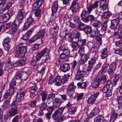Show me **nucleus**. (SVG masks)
<instances>
[{
	"mask_svg": "<svg viewBox=\"0 0 122 122\" xmlns=\"http://www.w3.org/2000/svg\"><path fill=\"white\" fill-rule=\"evenodd\" d=\"M45 102H42L41 104L39 107V109H41L45 111L47 109V107H48V105Z\"/></svg>",
	"mask_w": 122,
	"mask_h": 122,
	"instance_id": "obj_43",
	"label": "nucleus"
},
{
	"mask_svg": "<svg viewBox=\"0 0 122 122\" xmlns=\"http://www.w3.org/2000/svg\"><path fill=\"white\" fill-rule=\"evenodd\" d=\"M49 51V49L46 48L41 51L38 53L35 56L36 60L37 61L40 60L42 57L45 55H47Z\"/></svg>",
	"mask_w": 122,
	"mask_h": 122,
	"instance_id": "obj_6",
	"label": "nucleus"
},
{
	"mask_svg": "<svg viewBox=\"0 0 122 122\" xmlns=\"http://www.w3.org/2000/svg\"><path fill=\"white\" fill-rule=\"evenodd\" d=\"M120 29H118V31H115L113 36L115 39H120L118 41L115 43L116 46L122 48V26H120Z\"/></svg>",
	"mask_w": 122,
	"mask_h": 122,
	"instance_id": "obj_3",
	"label": "nucleus"
},
{
	"mask_svg": "<svg viewBox=\"0 0 122 122\" xmlns=\"http://www.w3.org/2000/svg\"><path fill=\"white\" fill-rule=\"evenodd\" d=\"M117 101L118 103L116 104V107L122 108V95L118 96L117 98Z\"/></svg>",
	"mask_w": 122,
	"mask_h": 122,
	"instance_id": "obj_34",
	"label": "nucleus"
},
{
	"mask_svg": "<svg viewBox=\"0 0 122 122\" xmlns=\"http://www.w3.org/2000/svg\"><path fill=\"white\" fill-rule=\"evenodd\" d=\"M89 53H87L86 54H84L81 56V61L80 63L81 64H84L87 61L89 57Z\"/></svg>",
	"mask_w": 122,
	"mask_h": 122,
	"instance_id": "obj_25",
	"label": "nucleus"
},
{
	"mask_svg": "<svg viewBox=\"0 0 122 122\" xmlns=\"http://www.w3.org/2000/svg\"><path fill=\"white\" fill-rule=\"evenodd\" d=\"M100 46L96 44L94 46L93 45V43L92 42L89 43L88 44V47L90 49L91 52L94 53L98 51V49L99 48Z\"/></svg>",
	"mask_w": 122,
	"mask_h": 122,
	"instance_id": "obj_17",
	"label": "nucleus"
},
{
	"mask_svg": "<svg viewBox=\"0 0 122 122\" xmlns=\"http://www.w3.org/2000/svg\"><path fill=\"white\" fill-rule=\"evenodd\" d=\"M93 30V29H92L91 26L87 25L85 26L83 31L87 34H90V37L94 38L95 37V35H97V34L94 33Z\"/></svg>",
	"mask_w": 122,
	"mask_h": 122,
	"instance_id": "obj_11",
	"label": "nucleus"
},
{
	"mask_svg": "<svg viewBox=\"0 0 122 122\" xmlns=\"http://www.w3.org/2000/svg\"><path fill=\"white\" fill-rule=\"evenodd\" d=\"M77 26L78 29L80 31L83 30L86 25L84 23H82L81 21L79 22Z\"/></svg>",
	"mask_w": 122,
	"mask_h": 122,
	"instance_id": "obj_40",
	"label": "nucleus"
},
{
	"mask_svg": "<svg viewBox=\"0 0 122 122\" xmlns=\"http://www.w3.org/2000/svg\"><path fill=\"white\" fill-rule=\"evenodd\" d=\"M74 41H77L80 39V34L79 32H77L76 34H73Z\"/></svg>",
	"mask_w": 122,
	"mask_h": 122,
	"instance_id": "obj_51",
	"label": "nucleus"
},
{
	"mask_svg": "<svg viewBox=\"0 0 122 122\" xmlns=\"http://www.w3.org/2000/svg\"><path fill=\"white\" fill-rule=\"evenodd\" d=\"M63 102L61 99L58 98H55L53 101V106L57 108L59 107Z\"/></svg>",
	"mask_w": 122,
	"mask_h": 122,
	"instance_id": "obj_22",
	"label": "nucleus"
},
{
	"mask_svg": "<svg viewBox=\"0 0 122 122\" xmlns=\"http://www.w3.org/2000/svg\"><path fill=\"white\" fill-rule=\"evenodd\" d=\"M112 15V13L111 12L109 11H107L103 12L102 15V16L104 19H107L105 21H106L107 20H108V18H109Z\"/></svg>",
	"mask_w": 122,
	"mask_h": 122,
	"instance_id": "obj_32",
	"label": "nucleus"
},
{
	"mask_svg": "<svg viewBox=\"0 0 122 122\" xmlns=\"http://www.w3.org/2000/svg\"><path fill=\"white\" fill-rule=\"evenodd\" d=\"M100 83L98 81L97 77L94 79L92 82L91 83V86L93 88H97L98 87L100 84Z\"/></svg>",
	"mask_w": 122,
	"mask_h": 122,
	"instance_id": "obj_26",
	"label": "nucleus"
},
{
	"mask_svg": "<svg viewBox=\"0 0 122 122\" xmlns=\"http://www.w3.org/2000/svg\"><path fill=\"white\" fill-rule=\"evenodd\" d=\"M25 95L24 91L17 92L15 97V100L12 101L10 105V109L7 113V117H5L6 120H7L9 117H12L18 113V111L21 107V105L19 100L23 99Z\"/></svg>",
	"mask_w": 122,
	"mask_h": 122,
	"instance_id": "obj_1",
	"label": "nucleus"
},
{
	"mask_svg": "<svg viewBox=\"0 0 122 122\" xmlns=\"http://www.w3.org/2000/svg\"><path fill=\"white\" fill-rule=\"evenodd\" d=\"M3 44L4 48L6 51H8L10 50V45L9 44Z\"/></svg>",
	"mask_w": 122,
	"mask_h": 122,
	"instance_id": "obj_64",
	"label": "nucleus"
},
{
	"mask_svg": "<svg viewBox=\"0 0 122 122\" xmlns=\"http://www.w3.org/2000/svg\"><path fill=\"white\" fill-rule=\"evenodd\" d=\"M96 77L100 83H104L106 82L107 80V78L105 75H103L102 76L99 75H97Z\"/></svg>",
	"mask_w": 122,
	"mask_h": 122,
	"instance_id": "obj_27",
	"label": "nucleus"
},
{
	"mask_svg": "<svg viewBox=\"0 0 122 122\" xmlns=\"http://www.w3.org/2000/svg\"><path fill=\"white\" fill-rule=\"evenodd\" d=\"M107 0H100L99 8L102 11L106 10L108 8V3H107Z\"/></svg>",
	"mask_w": 122,
	"mask_h": 122,
	"instance_id": "obj_16",
	"label": "nucleus"
},
{
	"mask_svg": "<svg viewBox=\"0 0 122 122\" xmlns=\"http://www.w3.org/2000/svg\"><path fill=\"white\" fill-rule=\"evenodd\" d=\"M21 57L22 58L21 59L19 60L21 65V66H23L26 64L28 62V61L25 57L23 56Z\"/></svg>",
	"mask_w": 122,
	"mask_h": 122,
	"instance_id": "obj_35",
	"label": "nucleus"
},
{
	"mask_svg": "<svg viewBox=\"0 0 122 122\" xmlns=\"http://www.w3.org/2000/svg\"><path fill=\"white\" fill-rule=\"evenodd\" d=\"M26 50V47L25 46H19L15 52V56L18 58L23 57L24 56Z\"/></svg>",
	"mask_w": 122,
	"mask_h": 122,
	"instance_id": "obj_5",
	"label": "nucleus"
},
{
	"mask_svg": "<svg viewBox=\"0 0 122 122\" xmlns=\"http://www.w3.org/2000/svg\"><path fill=\"white\" fill-rule=\"evenodd\" d=\"M96 41L97 43H98V45L99 46L101 45L102 43V35L100 34L99 35H95Z\"/></svg>",
	"mask_w": 122,
	"mask_h": 122,
	"instance_id": "obj_29",
	"label": "nucleus"
},
{
	"mask_svg": "<svg viewBox=\"0 0 122 122\" xmlns=\"http://www.w3.org/2000/svg\"><path fill=\"white\" fill-rule=\"evenodd\" d=\"M7 100H5L3 104L2 107L3 108L5 109L8 107V105H11L10 103L11 100L8 99H6Z\"/></svg>",
	"mask_w": 122,
	"mask_h": 122,
	"instance_id": "obj_46",
	"label": "nucleus"
},
{
	"mask_svg": "<svg viewBox=\"0 0 122 122\" xmlns=\"http://www.w3.org/2000/svg\"><path fill=\"white\" fill-rule=\"evenodd\" d=\"M96 60V58H93L88 61V65L86 69L87 71H89L91 70L93 65L95 64Z\"/></svg>",
	"mask_w": 122,
	"mask_h": 122,
	"instance_id": "obj_19",
	"label": "nucleus"
},
{
	"mask_svg": "<svg viewBox=\"0 0 122 122\" xmlns=\"http://www.w3.org/2000/svg\"><path fill=\"white\" fill-rule=\"evenodd\" d=\"M40 38H41L37 33L29 40V42L30 43H32Z\"/></svg>",
	"mask_w": 122,
	"mask_h": 122,
	"instance_id": "obj_39",
	"label": "nucleus"
},
{
	"mask_svg": "<svg viewBox=\"0 0 122 122\" xmlns=\"http://www.w3.org/2000/svg\"><path fill=\"white\" fill-rule=\"evenodd\" d=\"M114 77L113 79V81L112 83V86H115L120 78L119 75L118 74L114 75Z\"/></svg>",
	"mask_w": 122,
	"mask_h": 122,
	"instance_id": "obj_30",
	"label": "nucleus"
},
{
	"mask_svg": "<svg viewBox=\"0 0 122 122\" xmlns=\"http://www.w3.org/2000/svg\"><path fill=\"white\" fill-rule=\"evenodd\" d=\"M53 27L52 29L55 33H57L59 31V27L57 24L55 23H53Z\"/></svg>",
	"mask_w": 122,
	"mask_h": 122,
	"instance_id": "obj_61",
	"label": "nucleus"
},
{
	"mask_svg": "<svg viewBox=\"0 0 122 122\" xmlns=\"http://www.w3.org/2000/svg\"><path fill=\"white\" fill-rule=\"evenodd\" d=\"M7 0H0V13H2L9 9L12 6V3L10 2H7Z\"/></svg>",
	"mask_w": 122,
	"mask_h": 122,
	"instance_id": "obj_4",
	"label": "nucleus"
},
{
	"mask_svg": "<svg viewBox=\"0 0 122 122\" xmlns=\"http://www.w3.org/2000/svg\"><path fill=\"white\" fill-rule=\"evenodd\" d=\"M71 42V43L70 44V46L73 49L75 50L76 49L77 47L79 48L78 46V44L77 41H73Z\"/></svg>",
	"mask_w": 122,
	"mask_h": 122,
	"instance_id": "obj_48",
	"label": "nucleus"
},
{
	"mask_svg": "<svg viewBox=\"0 0 122 122\" xmlns=\"http://www.w3.org/2000/svg\"><path fill=\"white\" fill-rule=\"evenodd\" d=\"M26 14L24 9H21L19 11L17 16V19L18 20V25L21 23L22 20L25 16Z\"/></svg>",
	"mask_w": 122,
	"mask_h": 122,
	"instance_id": "obj_13",
	"label": "nucleus"
},
{
	"mask_svg": "<svg viewBox=\"0 0 122 122\" xmlns=\"http://www.w3.org/2000/svg\"><path fill=\"white\" fill-rule=\"evenodd\" d=\"M46 66H43L41 70L37 74L36 79L38 81H40L42 79V77L43 74L45 73Z\"/></svg>",
	"mask_w": 122,
	"mask_h": 122,
	"instance_id": "obj_20",
	"label": "nucleus"
},
{
	"mask_svg": "<svg viewBox=\"0 0 122 122\" xmlns=\"http://www.w3.org/2000/svg\"><path fill=\"white\" fill-rule=\"evenodd\" d=\"M56 78V76L55 75H51L49 77L48 84L51 85L52 83H55Z\"/></svg>",
	"mask_w": 122,
	"mask_h": 122,
	"instance_id": "obj_38",
	"label": "nucleus"
},
{
	"mask_svg": "<svg viewBox=\"0 0 122 122\" xmlns=\"http://www.w3.org/2000/svg\"><path fill=\"white\" fill-rule=\"evenodd\" d=\"M117 116L118 114L117 113H115L114 111H112L110 117V122H114L116 119Z\"/></svg>",
	"mask_w": 122,
	"mask_h": 122,
	"instance_id": "obj_37",
	"label": "nucleus"
},
{
	"mask_svg": "<svg viewBox=\"0 0 122 122\" xmlns=\"http://www.w3.org/2000/svg\"><path fill=\"white\" fill-rule=\"evenodd\" d=\"M18 28V26L17 24L13 23L11 26V28L12 31L13 32H15L17 31Z\"/></svg>",
	"mask_w": 122,
	"mask_h": 122,
	"instance_id": "obj_60",
	"label": "nucleus"
},
{
	"mask_svg": "<svg viewBox=\"0 0 122 122\" xmlns=\"http://www.w3.org/2000/svg\"><path fill=\"white\" fill-rule=\"evenodd\" d=\"M22 71L16 72L15 74V78L16 79L21 80Z\"/></svg>",
	"mask_w": 122,
	"mask_h": 122,
	"instance_id": "obj_52",
	"label": "nucleus"
},
{
	"mask_svg": "<svg viewBox=\"0 0 122 122\" xmlns=\"http://www.w3.org/2000/svg\"><path fill=\"white\" fill-rule=\"evenodd\" d=\"M14 89L10 87V88L6 92L4 95L3 97L4 99H8L11 100L12 96L14 93Z\"/></svg>",
	"mask_w": 122,
	"mask_h": 122,
	"instance_id": "obj_12",
	"label": "nucleus"
},
{
	"mask_svg": "<svg viewBox=\"0 0 122 122\" xmlns=\"http://www.w3.org/2000/svg\"><path fill=\"white\" fill-rule=\"evenodd\" d=\"M101 107L100 105L97 106L94 108L93 110L97 115L100 112V109H101Z\"/></svg>",
	"mask_w": 122,
	"mask_h": 122,
	"instance_id": "obj_54",
	"label": "nucleus"
},
{
	"mask_svg": "<svg viewBox=\"0 0 122 122\" xmlns=\"http://www.w3.org/2000/svg\"><path fill=\"white\" fill-rule=\"evenodd\" d=\"M37 101L35 100L33 101H31L30 103H28V105L29 107H30L34 108L36 106V105L37 102Z\"/></svg>",
	"mask_w": 122,
	"mask_h": 122,
	"instance_id": "obj_63",
	"label": "nucleus"
},
{
	"mask_svg": "<svg viewBox=\"0 0 122 122\" xmlns=\"http://www.w3.org/2000/svg\"><path fill=\"white\" fill-rule=\"evenodd\" d=\"M77 108L75 107H72L69 108L68 110V112L69 114H73L76 112Z\"/></svg>",
	"mask_w": 122,
	"mask_h": 122,
	"instance_id": "obj_47",
	"label": "nucleus"
},
{
	"mask_svg": "<svg viewBox=\"0 0 122 122\" xmlns=\"http://www.w3.org/2000/svg\"><path fill=\"white\" fill-rule=\"evenodd\" d=\"M89 21L92 22L95 21L97 19L93 15L89 14Z\"/></svg>",
	"mask_w": 122,
	"mask_h": 122,
	"instance_id": "obj_57",
	"label": "nucleus"
},
{
	"mask_svg": "<svg viewBox=\"0 0 122 122\" xmlns=\"http://www.w3.org/2000/svg\"><path fill=\"white\" fill-rule=\"evenodd\" d=\"M41 6H39V4L35 2L32 5V9L34 11L40 10V8Z\"/></svg>",
	"mask_w": 122,
	"mask_h": 122,
	"instance_id": "obj_59",
	"label": "nucleus"
},
{
	"mask_svg": "<svg viewBox=\"0 0 122 122\" xmlns=\"http://www.w3.org/2000/svg\"><path fill=\"white\" fill-rule=\"evenodd\" d=\"M45 33V32L44 30L43 29H42L40 30L37 33L41 38V40H42V38L44 37Z\"/></svg>",
	"mask_w": 122,
	"mask_h": 122,
	"instance_id": "obj_49",
	"label": "nucleus"
},
{
	"mask_svg": "<svg viewBox=\"0 0 122 122\" xmlns=\"http://www.w3.org/2000/svg\"><path fill=\"white\" fill-rule=\"evenodd\" d=\"M86 71L83 69L80 68L76 70V74L75 78L77 80H79L81 78L84 77V75L86 73Z\"/></svg>",
	"mask_w": 122,
	"mask_h": 122,
	"instance_id": "obj_14",
	"label": "nucleus"
},
{
	"mask_svg": "<svg viewBox=\"0 0 122 122\" xmlns=\"http://www.w3.org/2000/svg\"><path fill=\"white\" fill-rule=\"evenodd\" d=\"M61 78L60 76H56L55 79V84L57 86H60L62 83Z\"/></svg>",
	"mask_w": 122,
	"mask_h": 122,
	"instance_id": "obj_36",
	"label": "nucleus"
},
{
	"mask_svg": "<svg viewBox=\"0 0 122 122\" xmlns=\"http://www.w3.org/2000/svg\"><path fill=\"white\" fill-rule=\"evenodd\" d=\"M98 1H95L93 4L89 5L87 7V11L84 10L81 13V20L84 22H89V15L92 11V9L96 8L98 6Z\"/></svg>",
	"mask_w": 122,
	"mask_h": 122,
	"instance_id": "obj_2",
	"label": "nucleus"
},
{
	"mask_svg": "<svg viewBox=\"0 0 122 122\" xmlns=\"http://www.w3.org/2000/svg\"><path fill=\"white\" fill-rule=\"evenodd\" d=\"M10 62L11 61L10 60H9L6 62L5 67V69L6 71H8L11 69L12 68V64Z\"/></svg>",
	"mask_w": 122,
	"mask_h": 122,
	"instance_id": "obj_33",
	"label": "nucleus"
},
{
	"mask_svg": "<svg viewBox=\"0 0 122 122\" xmlns=\"http://www.w3.org/2000/svg\"><path fill=\"white\" fill-rule=\"evenodd\" d=\"M34 30V29L32 28L31 29L27 31L24 35L22 36V39L25 41H26L28 40L30 37Z\"/></svg>",
	"mask_w": 122,
	"mask_h": 122,
	"instance_id": "obj_23",
	"label": "nucleus"
},
{
	"mask_svg": "<svg viewBox=\"0 0 122 122\" xmlns=\"http://www.w3.org/2000/svg\"><path fill=\"white\" fill-rule=\"evenodd\" d=\"M108 20H107L105 22L103 25H101V27L100 29H98L99 30V33L100 31L101 30L102 31H105L106 30L107 28V23L108 22Z\"/></svg>",
	"mask_w": 122,
	"mask_h": 122,
	"instance_id": "obj_45",
	"label": "nucleus"
},
{
	"mask_svg": "<svg viewBox=\"0 0 122 122\" xmlns=\"http://www.w3.org/2000/svg\"><path fill=\"white\" fill-rule=\"evenodd\" d=\"M16 81L14 79H12L10 83V87L15 89L14 86L16 85Z\"/></svg>",
	"mask_w": 122,
	"mask_h": 122,
	"instance_id": "obj_50",
	"label": "nucleus"
},
{
	"mask_svg": "<svg viewBox=\"0 0 122 122\" xmlns=\"http://www.w3.org/2000/svg\"><path fill=\"white\" fill-rule=\"evenodd\" d=\"M107 49L106 48H105L102 50L101 51V56L102 58L103 59L105 58L107 56Z\"/></svg>",
	"mask_w": 122,
	"mask_h": 122,
	"instance_id": "obj_44",
	"label": "nucleus"
},
{
	"mask_svg": "<svg viewBox=\"0 0 122 122\" xmlns=\"http://www.w3.org/2000/svg\"><path fill=\"white\" fill-rule=\"evenodd\" d=\"M65 108V107H62L59 108L56 110L52 115L53 118L55 120L58 119L63 114Z\"/></svg>",
	"mask_w": 122,
	"mask_h": 122,
	"instance_id": "obj_9",
	"label": "nucleus"
},
{
	"mask_svg": "<svg viewBox=\"0 0 122 122\" xmlns=\"http://www.w3.org/2000/svg\"><path fill=\"white\" fill-rule=\"evenodd\" d=\"M119 22V20L118 18H116L111 20L110 26V28L112 30L115 29L117 28Z\"/></svg>",
	"mask_w": 122,
	"mask_h": 122,
	"instance_id": "obj_21",
	"label": "nucleus"
},
{
	"mask_svg": "<svg viewBox=\"0 0 122 122\" xmlns=\"http://www.w3.org/2000/svg\"><path fill=\"white\" fill-rule=\"evenodd\" d=\"M80 8L79 6L78 3L77 2V0H73L72 2L70 8L71 9L72 14H71V17H72L73 16L74 12L78 11Z\"/></svg>",
	"mask_w": 122,
	"mask_h": 122,
	"instance_id": "obj_8",
	"label": "nucleus"
},
{
	"mask_svg": "<svg viewBox=\"0 0 122 122\" xmlns=\"http://www.w3.org/2000/svg\"><path fill=\"white\" fill-rule=\"evenodd\" d=\"M103 120V116L99 115L94 119V122H102Z\"/></svg>",
	"mask_w": 122,
	"mask_h": 122,
	"instance_id": "obj_41",
	"label": "nucleus"
},
{
	"mask_svg": "<svg viewBox=\"0 0 122 122\" xmlns=\"http://www.w3.org/2000/svg\"><path fill=\"white\" fill-rule=\"evenodd\" d=\"M37 89V85L35 84H33L32 86L30 87V92H35Z\"/></svg>",
	"mask_w": 122,
	"mask_h": 122,
	"instance_id": "obj_58",
	"label": "nucleus"
},
{
	"mask_svg": "<svg viewBox=\"0 0 122 122\" xmlns=\"http://www.w3.org/2000/svg\"><path fill=\"white\" fill-rule=\"evenodd\" d=\"M21 117L19 115H16L13 118L12 122H20L21 120Z\"/></svg>",
	"mask_w": 122,
	"mask_h": 122,
	"instance_id": "obj_55",
	"label": "nucleus"
},
{
	"mask_svg": "<svg viewBox=\"0 0 122 122\" xmlns=\"http://www.w3.org/2000/svg\"><path fill=\"white\" fill-rule=\"evenodd\" d=\"M75 86L74 85L73 82H72L69 84L68 86L67 90L69 91L73 90L75 89Z\"/></svg>",
	"mask_w": 122,
	"mask_h": 122,
	"instance_id": "obj_62",
	"label": "nucleus"
},
{
	"mask_svg": "<svg viewBox=\"0 0 122 122\" xmlns=\"http://www.w3.org/2000/svg\"><path fill=\"white\" fill-rule=\"evenodd\" d=\"M77 85L78 87L81 89H85L86 86V84L85 82H79L77 83Z\"/></svg>",
	"mask_w": 122,
	"mask_h": 122,
	"instance_id": "obj_53",
	"label": "nucleus"
},
{
	"mask_svg": "<svg viewBox=\"0 0 122 122\" xmlns=\"http://www.w3.org/2000/svg\"><path fill=\"white\" fill-rule=\"evenodd\" d=\"M58 7V2L57 0H56L54 2L53 6L51 7L52 13L51 15V17H53L52 18L55 17L56 15H54V14L57 11Z\"/></svg>",
	"mask_w": 122,
	"mask_h": 122,
	"instance_id": "obj_18",
	"label": "nucleus"
},
{
	"mask_svg": "<svg viewBox=\"0 0 122 122\" xmlns=\"http://www.w3.org/2000/svg\"><path fill=\"white\" fill-rule=\"evenodd\" d=\"M102 24V22L97 19L94 21L92 25L95 28L93 29V32L97 34V35H98L99 34L98 29H100Z\"/></svg>",
	"mask_w": 122,
	"mask_h": 122,
	"instance_id": "obj_10",
	"label": "nucleus"
},
{
	"mask_svg": "<svg viewBox=\"0 0 122 122\" xmlns=\"http://www.w3.org/2000/svg\"><path fill=\"white\" fill-rule=\"evenodd\" d=\"M34 20L31 15L28 17L22 28V30H25L28 29L34 22Z\"/></svg>",
	"mask_w": 122,
	"mask_h": 122,
	"instance_id": "obj_7",
	"label": "nucleus"
},
{
	"mask_svg": "<svg viewBox=\"0 0 122 122\" xmlns=\"http://www.w3.org/2000/svg\"><path fill=\"white\" fill-rule=\"evenodd\" d=\"M48 92L44 90L40 93V95L41 96V100L42 102H45L47 99L48 95Z\"/></svg>",
	"mask_w": 122,
	"mask_h": 122,
	"instance_id": "obj_28",
	"label": "nucleus"
},
{
	"mask_svg": "<svg viewBox=\"0 0 122 122\" xmlns=\"http://www.w3.org/2000/svg\"><path fill=\"white\" fill-rule=\"evenodd\" d=\"M100 94L99 92L95 93L89 97L87 100V102L89 104L94 103L97 98Z\"/></svg>",
	"mask_w": 122,
	"mask_h": 122,
	"instance_id": "obj_15",
	"label": "nucleus"
},
{
	"mask_svg": "<svg viewBox=\"0 0 122 122\" xmlns=\"http://www.w3.org/2000/svg\"><path fill=\"white\" fill-rule=\"evenodd\" d=\"M28 74L26 72H22V73L21 80H26L28 77Z\"/></svg>",
	"mask_w": 122,
	"mask_h": 122,
	"instance_id": "obj_56",
	"label": "nucleus"
},
{
	"mask_svg": "<svg viewBox=\"0 0 122 122\" xmlns=\"http://www.w3.org/2000/svg\"><path fill=\"white\" fill-rule=\"evenodd\" d=\"M60 69L61 71L66 72L70 70V66L68 63H65L61 65Z\"/></svg>",
	"mask_w": 122,
	"mask_h": 122,
	"instance_id": "obj_24",
	"label": "nucleus"
},
{
	"mask_svg": "<svg viewBox=\"0 0 122 122\" xmlns=\"http://www.w3.org/2000/svg\"><path fill=\"white\" fill-rule=\"evenodd\" d=\"M14 13L13 12L12 14H8L5 15L2 18V20L6 22L7 21L10 19V16H11Z\"/></svg>",
	"mask_w": 122,
	"mask_h": 122,
	"instance_id": "obj_42",
	"label": "nucleus"
},
{
	"mask_svg": "<svg viewBox=\"0 0 122 122\" xmlns=\"http://www.w3.org/2000/svg\"><path fill=\"white\" fill-rule=\"evenodd\" d=\"M78 46L79 47H83L84 46L86 42V39H83L80 38L77 41Z\"/></svg>",
	"mask_w": 122,
	"mask_h": 122,
	"instance_id": "obj_31",
	"label": "nucleus"
}]
</instances>
